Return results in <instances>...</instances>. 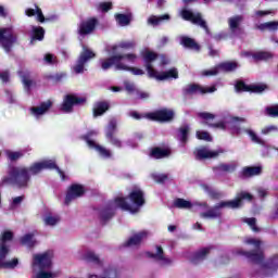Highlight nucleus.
<instances>
[{
  "instance_id": "nucleus-1",
  "label": "nucleus",
  "mask_w": 278,
  "mask_h": 278,
  "mask_svg": "<svg viewBox=\"0 0 278 278\" xmlns=\"http://www.w3.org/2000/svg\"><path fill=\"white\" fill-rule=\"evenodd\" d=\"M56 170L62 178V181L66 179V174L55 162L43 161L36 162L29 167L25 166H10L8 170V176H4L1 181V186H15L16 188L23 189L28 188L29 181H31V175H40L43 170Z\"/></svg>"
},
{
  "instance_id": "nucleus-2",
  "label": "nucleus",
  "mask_w": 278,
  "mask_h": 278,
  "mask_svg": "<svg viewBox=\"0 0 278 278\" xmlns=\"http://www.w3.org/2000/svg\"><path fill=\"white\" fill-rule=\"evenodd\" d=\"M244 201H253V194L247 191H241L236 194L233 200L222 201L206 212L200 213V217L211 219L223 218V212H220L223 207H228V210H240V207L244 205Z\"/></svg>"
},
{
  "instance_id": "nucleus-3",
  "label": "nucleus",
  "mask_w": 278,
  "mask_h": 278,
  "mask_svg": "<svg viewBox=\"0 0 278 278\" xmlns=\"http://www.w3.org/2000/svg\"><path fill=\"white\" fill-rule=\"evenodd\" d=\"M142 60L144 62V67L150 79H156L157 81H166V79H179V71L172 67L168 71L162 72L161 74L153 68V62L157 60V53L146 50L142 53Z\"/></svg>"
},
{
  "instance_id": "nucleus-4",
  "label": "nucleus",
  "mask_w": 278,
  "mask_h": 278,
  "mask_svg": "<svg viewBox=\"0 0 278 278\" xmlns=\"http://www.w3.org/2000/svg\"><path fill=\"white\" fill-rule=\"evenodd\" d=\"M114 202L123 212L138 214L140 207L147 203V200L144 199V191L141 189H132L126 198L117 197L114 199Z\"/></svg>"
},
{
  "instance_id": "nucleus-5",
  "label": "nucleus",
  "mask_w": 278,
  "mask_h": 278,
  "mask_svg": "<svg viewBox=\"0 0 278 278\" xmlns=\"http://www.w3.org/2000/svg\"><path fill=\"white\" fill-rule=\"evenodd\" d=\"M136 54H115L106 59H100V66L102 71H110L111 67L115 66L116 71L127 70V64L123 63L125 60L127 62H136Z\"/></svg>"
},
{
  "instance_id": "nucleus-6",
  "label": "nucleus",
  "mask_w": 278,
  "mask_h": 278,
  "mask_svg": "<svg viewBox=\"0 0 278 278\" xmlns=\"http://www.w3.org/2000/svg\"><path fill=\"white\" fill-rule=\"evenodd\" d=\"M245 244H251L254 249L252 251L239 250L237 255H244L251 264H264V250L262 249V240L248 238Z\"/></svg>"
},
{
  "instance_id": "nucleus-7",
  "label": "nucleus",
  "mask_w": 278,
  "mask_h": 278,
  "mask_svg": "<svg viewBox=\"0 0 278 278\" xmlns=\"http://www.w3.org/2000/svg\"><path fill=\"white\" fill-rule=\"evenodd\" d=\"M14 45H18V34L14 31V28H0V47H2L5 53H12V47Z\"/></svg>"
},
{
  "instance_id": "nucleus-8",
  "label": "nucleus",
  "mask_w": 278,
  "mask_h": 278,
  "mask_svg": "<svg viewBox=\"0 0 278 278\" xmlns=\"http://www.w3.org/2000/svg\"><path fill=\"white\" fill-rule=\"evenodd\" d=\"M31 266L38 270H50L53 266V251L48 250L43 253L34 254Z\"/></svg>"
},
{
  "instance_id": "nucleus-9",
  "label": "nucleus",
  "mask_w": 278,
  "mask_h": 278,
  "mask_svg": "<svg viewBox=\"0 0 278 278\" xmlns=\"http://www.w3.org/2000/svg\"><path fill=\"white\" fill-rule=\"evenodd\" d=\"M87 101L88 99L86 97L68 93L63 98L60 110L65 114H71L75 105H86Z\"/></svg>"
},
{
  "instance_id": "nucleus-10",
  "label": "nucleus",
  "mask_w": 278,
  "mask_h": 278,
  "mask_svg": "<svg viewBox=\"0 0 278 278\" xmlns=\"http://www.w3.org/2000/svg\"><path fill=\"white\" fill-rule=\"evenodd\" d=\"M94 58H97V53H94V51H92L88 47L83 46V51L80 52L76 61V64L74 66V72L77 75L84 73L86 64H88L90 60H94Z\"/></svg>"
},
{
  "instance_id": "nucleus-11",
  "label": "nucleus",
  "mask_w": 278,
  "mask_h": 278,
  "mask_svg": "<svg viewBox=\"0 0 278 278\" xmlns=\"http://www.w3.org/2000/svg\"><path fill=\"white\" fill-rule=\"evenodd\" d=\"M146 118L155 123H170L175 119V111L163 108L154 112L147 113Z\"/></svg>"
},
{
  "instance_id": "nucleus-12",
  "label": "nucleus",
  "mask_w": 278,
  "mask_h": 278,
  "mask_svg": "<svg viewBox=\"0 0 278 278\" xmlns=\"http://www.w3.org/2000/svg\"><path fill=\"white\" fill-rule=\"evenodd\" d=\"M180 16L184 18V21H189V23H192L193 25H199V27H202L206 34H210L207 22L203 20V15L201 13H194L191 10L185 9L180 12Z\"/></svg>"
},
{
  "instance_id": "nucleus-13",
  "label": "nucleus",
  "mask_w": 278,
  "mask_h": 278,
  "mask_svg": "<svg viewBox=\"0 0 278 278\" xmlns=\"http://www.w3.org/2000/svg\"><path fill=\"white\" fill-rule=\"evenodd\" d=\"M212 92H216V87L212 86V87H203L199 84H189L187 85L184 89H182V93L185 94V97H192L194 94H207V93H212Z\"/></svg>"
},
{
  "instance_id": "nucleus-14",
  "label": "nucleus",
  "mask_w": 278,
  "mask_h": 278,
  "mask_svg": "<svg viewBox=\"0 0 278 278\" xmlns=\"http://www.w3.org/2000/svg\"><path fill=\"white\" fill-rule=\"evenodd\" d=\"M83 194H86V189L83 185L73 184L68 187L66 195H65V205H71V202L75 201V199L81 198Z\"/></svg>"
},
{
  "instance_id": "nucleus-15",
  "label": "nucleus",
  "mask_w": 278,
  "mask_h": 278,
  "mask_svg": "<svg viewBox=\"0 0 278 278\" xmlns=\"http://www.w3.org/2000/svg\"><path fill=\"white\" fill-rule=\"evenodd\" d=\"M10 249L5 243H0V268H15L18 266V258H13L9 262H3L8 257Z\"/></svg>"
},
{
  "instance_id": "nucleus-16",
  "label": "nucleus",
  "mask_w": 278,
  "mask_h": 278,
  "mask_svg": "<svg viewBox=\"0 0 278 278\" xmlns=\"http://www.w3.org/2000/svg\"><path fill=\"white\" fill-rule=\"evenodd\" d=\"M97 25H99V20L97 17H90L87 21L80 23L78 27L79 36H88L92 34L94 29H97Z\"/></svg>"
},
{
  "instance_id": "nucleus-17",
  "label": "nucleus",
  "mask_w": 278,
  "mask_h": 278,
  "mask_svg": "<svg viewBox=\"0 0 278 278\" xmlns=\"http://www.w3.org/2000/svg\"><path fill=\"white\" fill-rule=\"evenodd\" d=\"M278 269V255L271 256L266 263L262 265V273L264 277H270L273 273Z\"/></svg>"
},
{
  "instance_id": "nucleus-18",
  "label": "nucleus",
  "mask_w": 278,
  "mask_h": 278,
  "mask_svg": "<svg viewBox=\"0 0 278 278\" xmlns=\"http://www.w3.org/2000/svg\"><path fill=\"white\" fill-rule=\"evenodd\" d=\"M114 216H116V208L112 204H108L106 206L99 211V218L102 225H105L108 220H112Z\"/></svg>"
},
{
  "instance_id": "nucleus-19",
  "label": "nucleus",
  "mask_w": 278,
  "mask_h": 278,
  "mask_svg": "<svg viewBox=\"0 0 278 278\" xmlns=\"http://www.w3.org/2000/svg\"><path fill=\"white\" fill-rule=\"evenodd\" d=\"M52 108H53V101L47 100L45 102H41L40 105L38 106H31L30 114L36 117L42 116L47 114V112H49Z\"/></svg>"
},
{
  "instance_id": "nucleus-20",
  "label": "nucleus",
  "mask_w": 278,
  "mask_h": 278,
  "mask_svg": "<svg viewBox=\"0 0 278 278\" xmlns=\"http://www.w3.org/2000/svg\"><path fill=\"white\" fill-rule=\"evenodd\" d=\"M170 153L169 148L153 147L150 149L149 157L152 160H164L165 157H170Z\"/></svg>"
},
{
  "instance_id": "nucleus-21",
  "label": "nucleus",
  "mask_w": 278,
  "mask_h": 278,
  "mask_svg": "<svg viewBox=\"0 0 278 278\" xmlns=\"http://www.w3.org/2000/svg\"><path fill=\"white\" fill-rule=\"evenodd\" d=\"M262 170V165L245 166L240 172L239 177H241V179H250V177H257V175H260Z\"/></svg>"
},
{
  "instance_id": "nucleus-22",
  "label": "nucleus",
  "mask_w": 278,
  "mask_h": 278,
  "mask_svg": "<svg viewBox=\"0 0 278 278\" xmlns=\"http://www.w3.org/2000/svg\"><path fill=\"white\" fill-rule=\"evenodd\" d=\"M146 255L151 260H156V262H163V264L173 263L170 258H167L166 256H164V249L162 248V245H156V253L147 252Z\"/></svg>"
},
{
  "instance_id": "nucleus-23",
  "label": "nucleus",
  "mask_w": 278,
  "mask_h": 278,
  "mask_svg": "<svg viewBox=\"0 0 278 278\" xmlns=\"http://www.w3.org/2000/svg\"><path fill=\"white\" fill-rule=\"evenodd\" d=\"M220 155L219 151H211L210 149L203 147L195 151L197 160H212L214 157H218Z\"/></svg>"
},
{
  "instance_id": "nucleus-24",
  "label": "nucleus",
  "mask_w": 278,
  "mask_h": 278,
  "mask_svg": "<svg viewBox=\"0 0 278 278\" xmlns=\"http://www.w3.org/2000/svg\"><path fill=\"white\" fill-rule=\"evenodd\" d=\"M110 111V102L108 101H98L94 103L92 109L93 118H99V116H103L105 112Z\"/></svg>"
},
{
  "instance_id": "nucleus-25",
  "label": "nucleus",
  "mask_w": 278,
  "mask_h": 278,
  "mask_svg": "<svg viewBox=\"0 0 278 278\" xmlns=\"http://www.w3.org/2000/svg\"><path fill=\"white\" fill-rule=\"evenodd\" d=\"M147 236H149V233L144 230L137 232L124 243V247H138L139 244H142V241L147 239Z\"/></svg>"
},
{
  "instance_id": "nucleus-26",
  "label": "nucleus",
  "mask_w": 278,
  "mask_h": 278,
  "mask_svg": "<svg viewBox=\"0 0 278 278\" xmlns=\"http://www.w3.org/2000/svg\"><path fill=\"white\" fill-rule=\"evenodd\" d=\"M212 249V247L202 248L199 251L194 252L190 258L191 264H200V262H203V260H205V257L210 255Z\"/></svg>"
},
{
  "instance_id": "nucleus-27",
  "label": "nucleus",
  "mask_w": 278,
  "mask_h": 278,
  "mask_svg": "<svg viewBox=\"0 0 278 278\" xmlns=\"http://www.w3.org/2000/svg\"><path fill=\"white\" fill-rule=\"evenodd\" d=\"M240 64L236 61H225L218 64V68L222 73H233L238 71Z\"/></svg>"
},
{
  "instance_id": "nucleus-28",
  "label": "nucleus",
  "mask_w": 278,
  "mask_h": 278,
  "mask_svg": "<svg viewBox=\"0 0 278 278\" xmlns=\"http://www.w3.org/2000/svg\"><path fill=\"white\" fill-rule=\"evenodd\" d=\"M242 21H244L243 15H235L228 18V27L232 34H236V31L240 29V25L242 24Z\"/></svg>"
},
{
  "instance_id": "nucleus-29",
  "label": "nucleus",
  "mask_w": 278,
  "mask_h": 278,
  "mask_svg": "<svg viewBox=\"0 0 278 278\" xmlns=\"http://www.w3.org/2000/svg\"><path fill=\"white\" fill-rule=\"evenodd\" d=\"M180 43L185 49H192L193 51H201V46L197 42V40L190 38V37H181Z\"/></svg>"
},
{
  "instance_id": "nucleus-30",
  "label": "nucleus",
  "mask_w": 278,
  "mask_h": 278,
  "mask_svg": "<svg viewBox=\"0 0 278 278\" xmlns=\"http://www.w3.org/2000/svg\"><path fill=\"white\" fill-rule=\"evenodd\" d=\"M84 262H87L88 264H96L97 266H103V262L101 258H99V255H96L92 251H87L83 255Z\"/></svg>"
},
{
  "instance_id": "nucleus-31",
  "label": "nucleus",
  "mask_w": 278,
  "mask_h": 278,
  "mask_svg": "<svg viewBox=\"0 0 278 278\" xmlns=\"http://www.w3.org/2000/svg\"><path fill=\"white\" fill-rule=\"evenodd\" d=\"M18 75L22 79V84H23L25 90L27 92H30L31 86H34L36 83H34V80L30 79L31 76H30L29 72H18Z\"/></svg>"
},
{
  "instance_id": "nucleus-32",
  "label": "nucleus",
  "mask_w": 278,
  "mask_h": 278,
  "mask_svg": "<svg viewBox=\"0 0 278 278\" xmlns=\"http://www.w3.org/2000/svg\"><path fill=\"white\" fill-rule=\"evenodd\" d=\"M255 29H258V31H277L278 29V22L273 21V22H265L262 24L255 25Z\"/></svg>"
},
{
  "instance_id": "nucleus-33",
  "label": "nucleus",
  "mask_w": 278,
  "mask_h": 278,
  "mask_svg": "<svg viewBox=\"0 0 278 278\" xmlns=\"http://www.w3.org/2000/svg\"><path fill=\"white\" fill-rule=\"evenodd\" d=\"M35 40H38L39 42L45 40V28H42V26H34L33 27L30 45H34Z\"/></svg>"
},
{
  "instance_id": "nucleus-34",
  "label": "nucleus",
  "mask_w": 278,
  "mask_h": 278,
  "mask_svg": "<svg viewBox=\"0 0 278 278\" xmlns=\"http://www.w3.org/2000/svg\"><path fill=\"white\" fill-rule=\"evenodd\" d=\"M164 21H170V15L168 13H165L161 16L151 15L148 18V23L150 25H153L154 27H157V25H162V23H164Z\"/></svg>"
},
{
  "instance_id": "nucleus-35",
  "label": "nucleus",
  "mask_w": 278,
  "mask_h": 278,
  "mask_svg": "<svg viewBox=\"0 0 278 278\" xmlns=\"http://www.w3.org/2000/svg\"><path fill=\"white\" fill-rule=\"evenodd\" d=\"M202 189L204 192H206L213 201H218L219 199H223V193L216 189H213L208 185H202Z\"/></svg>"
},
{
  "instance_id": "nucleus-36",
  "label": "nucleus",
  "mask_w": 278,
  "mask_h": 278,
  "mask_svg": "<svg viewBox=\"0 0 278 278\" xmlns=\"http://www.w3.org/2000/svg\"><path fill=\"white\" fill-rule=\"evenodd\" d=\"M115 21L119 27H127L131 23V15L125 13H116Z\"/></svg>"
},
{
  "instance_id": "nucleus-37",
  "label": "nucleus",
  "mask_w": 278,
  "mask_h": 278,
  "mask_svg": "<svg viewBox=\"0 0 278 278\" xmlns=\"http://www.w3.org/2000/svg\"><path fill=\"white\" fill-rule=\"evenodd\" d=\"M20 242L23 247L28 249H34L36 247V240L34 239V233H26L21 239Z\"/></svg>"
},
{
  "instance_id": "nucleus-38",
  "label": "nucleus",
  "mask_w": 278,
  "mask_h": 278,
  "mask_svg": "<svg viewBox=\"0 0 278 278\" xmlns=\"http://www.w3.org/2000/svg\"><path fill=\"white\" fill-rule=\"evenodd\" d=\"M238 123H247V119L244 117H232V121L230 122V129L232 134H241L242 128H240V124Z\"/></svg>"
},
{
  "instance_id": "nucleus-39",
  "label": "nucleus",
  "mask_w": 278,
  "mask_h": 278,
  "mask_svg": "<svg viewBox=\"0 0 278 278\" xmlns=\"http://www.w3.org/2000/svg\"><path fill=\"white\" fill-rule=\"evenodd\" d=\"M174 207H177L178 210H191L192 202L184 198H177L174 200Z\"/></svg>"
},
{
  "instance_id": "nucleus-40",
  "label": "nucleus",
  "mask_w": 278,
  "mask_h": 278,
  "mask_svg": "<svg viewBox=\"0 0 278 278\" xmlns=\"http://www.w3.org/2000/svg\"><path fill=\"white\" fill-rule=\"evenodd\" d=\"M253 60H255V62H262V61H267V60H273V53L268 52V51H258L256 53L252 54Z\"/></svg>"
},
{
  "instance_id": "nucleus-41",
  "label": "nucleus",
  "mask_w": 278,
  "mask_h": 278,
  "mask_svg": "<svg viewBox=\"0 0 278 278\" xmlns=\"http://www.w3.org/2000/svg\"><path fill=\"white\" fill-rule=\"evenodd\" d=\"M215 173H233L236 170V165L222 163L213 167Z\"/></svg>"
},
{
  "instance_id": "nucleus-42",
  "label": "nucleus",
  "mask_w": 278,
  "mask_h": 278,
  "mask_svg": "<svg viewBox=\"0 0 278 278\" xmlns=\"http://www.w3.org/2000/svg\"><path fill=\"white\" fill-rule=\"evenodd\" d=\"M43 223L48 227H55V225L60 223V216H53L49 213L43 217Z\"/></svg>"
},
{
  "instance_id": "nucleus-43",
  "label": "nucleus",
  "mask_w": 278,
  "mask_h": 278,
  "mask_svg": "<svg viewBox=\"0 0 278 278\" xmlns=\"http://www.w3.org/2000/svg\"><path fill=\"white\" fill-rule=\"evenodd\" d=\"M179 132V140L182 144H186L188 142V135L190 134V127L189 126H182L178 129Z\"/></svg>"
},
{
  "instance_id": "nucleus-44",
  "label": "nucleus",
  "mask_w": 278,
  "mask_h": 278,
  "mask_svg": "<svg viewBox=\"0 0 278 278\" xmlns=\"http://www.w3.org/2000/svg\"><path fill=\"white\" fill-rule=\"evenodd\" d=\"M235 90L236 92H250L251 85H247L244 80H237L235 84Z\"/></svg>"
},
{
  "instance_id": "nucleus-45",
  "label": "nucleus",
  "mask_w": 278,
  "mask_h": 278,
  "mask_svg": "<svg viewBox=\"0 0 278 278\" xmlns=\"http://www.w3.org/2000/svg\"><path fill=\"white\" fill-rule=\"evenodd\" d=\"M136 43L134 41H122L118 46H112L111 51L116 53L117 49H134Z\"/></svg>"
},
{
  "instance_id": "nucleus-46",
  "label": "nucleus",
  "mask_w": 278,
  "mask_h": 278,
  "mask_svg": "<svg viewBox=\"0 0 278 278\" xmlns=\"http://www.w3.org/2000/svg\"><path fill=\"white\" fill-rule=\"evenodd\" d=\"M243 223H247L254 233H260L261 229L257 227V219L255 217L243 218Z\"/></svg>"
},
{
  "instance_id": "nucleus-47",
  "label": "nucleus",
  "mask_w": 278,
  "mask_h": 278,
  "mask_svg": "<svg viewBox=\"0 0 278 278\" xmlns=\"http://www.w3.org/2000/svg\"><path fill=\"white\" fill-rule=\"evenodd\" d=\"M264 90H268V85L266 84L250 85V92H253L254 94H262Z\"/></svg>"
},
{
  "instance_id": "nucleus-48",
  "label": "nucleus",
  "mask_w": 278,
  "mask_h": 278,
  "mask_svg": "<svg viewBox=\"0 0 278 278\" xmlns=\"http://www.w3.org/2000/svg\"><path fill=\"white\" fill-rule=\"evenodd\" d=\"M90 136H92V134L83 135L80 138L81 140H85V142H87L89 149H94L97 151L98 147H101V146L94 142V140H91Z\"/></svg>"
},
{
  "instance_id": "nucleus-49",
  "label": "nucleus",
  "mask_w": 278,
  "mask_h": 278,
  "mask_svg": "<svg viewBox=\"0 0 278 278\" xmlns=\"http://www.w3.org/2000/svg\"><path fill=\"white\" fill-rule=\"evenodd\" d=\"M114 8V4L111 1L100 2L98 5V10L103 14L110 12Z\"/></svg>"
},
{
  "instance_id": "nucleus-50",
  "label": "nucleus",
  "mask_w": 278,
  "mask_h": 278,
  "mask_svg": "<svg viewBox=\"0 0 278 278\" xmlns=\"http://www.w3.org/2000/svg\"><path fill=\"white\" fill-rule=\"evenodd\" d=\"M12 240H14V232L5 230L4 232H2V236L0 238V244H5V242H10Z\"/></svg>"
},
{
  "instance_id": "nucleus-51",
  "label": "nucleus",
  "mask_w": 278,
  "mask_h": 278,
  "mask_svg": "<svg viewBox=\"0 0 278 278\" xmlns=\"http://www.w3.org/2000/svg\"><path fill=\"white\" fill-rule=\"evenodd\" d=\"M245 132L250 136L252 142H255L256 144H264V140L260 138L255 131L247 129Z\"/></svg>"
},
{
  "instance_id": "nucleus-52",
  "label": "nucleus",
  "mask_w": 278,
  "mask_h": 278,
  "mask_svg": "<svg viewBox=\"0 0 278 278\" xmlns=\"http://www.w3.org/2000/svg\"><path fill=\"white\" fill-rule=\"evenodd\" d=\"M276 131H278V127L275 125L265 126L261 130L263 136H270V134H276Z\"/></svg>"
},
{
  "instance_id": "nucleus-53",
  "label": "nucleus",
  "mask_w": 278,
  "mask_h": 278,
  "mask_svg": "<svg viewBox=\"0 0 278 278\" xmlns=\"http://www.w3.org/2000/svg\"><path fill=\"white\" fill-rule=\"evenodd\" d=\"M198 140H205L206 142H212V136L207 131H197Z\"/></svg>"
},
{
  "instance_id": "nucleus-54",
  "label": "nucleus",
  "mask_w": 278,
  "mask_h": 278,
  "mask_svg": "<svg viewBox=\"0 0 278 278\" xmlns=\"http://www.w3.org/2000/svg\"><path fill=\"white\" fill-rule=\"evenodd\" d=\"M152 179L156 182V184H165V181L168 179V175L166 174H152Z\"/></svg>"
},
{
  "instance_id": "nucleus-55",
  "label": "nucleus",
  "mask_w": 278,
  "mask_h": 278,
  "mask_svg": "<svg viewBox=\"0 0 278 278\" xmlns=\"http://www.w3.org/2000/svg\"><path fill=\"white\" fill-rule=\"evenodd\" d=\"M101 157L110 159L112 157V152L108 149H105L103 146L98 147V150H96Z\"/></svg>"
},
{
  "instance_id": "nucleus-56",
  "label": "nucleus",
  "mask_w": 278,
  "mask_h": 278,
  "mask_svg": "<svg viewBox=\"0 0 278 278\" xmlns=\"http://www.w3.org/2000/svg\"><path fill=\"white\" fill-rule=\"evenodd\" d=\"M7 157L11 162H17V160H21V157H23V152H8Z\"/></svg>"
},
{
  "instance_id": "nucleus-57",
  "label": "nucleus",
  "mask_w": 278,
  "mask_h": 278,
  "mask_svg": "<svg viewBox=\"0 0 278 278\" xmlns=\"http://www.w3.org/2000/svg\"><path fill=\"white\" fill-rule=\"evenodd\" d=\"M199 118H202V121H214L216 118V115L207 112H200L198 113Z\"/></svg>"
},
{
  "instance_id": "nucleus-58",
  "label": "nucleus",
  "mask_w": 278,
  "mask_h": 278,
  "mask_svg": "<svg viewBox=\"0 0 278 278\" xmlns=\"http://www.w3.org/2000/svg\"><path fill=\"white\" fill-rule=\"evenodd\" d=\"M267 115L271 116V118L278 117V105L269 106L266 109Z\"/></svg>"
},
{
  "instance_id": "nucleus-59",
  "label": "nucleus",
  "mask_w": 278,
  "mask_h": 278,
  "mask_svg": "<svg viewBox=\"0 0 278 278\" xmlns=\"http://www.w3.org/2000/svg\"><path fill=\"white\" fill-rule=\"evenodd\" d=\"M36 8V14H37V21L39 23H45V21H49V18H45V14H42V9H40V7H38V4H35Z\"/></svg>"
},
{
  "instance_id": "nucleus-60",
  "label": "nucleus",
  "mask_w": 278,
  "mask_h": 278,
  "mask_svg": "<svg viewBox=\"0 0 278 278\" xmlns=\"http://www.w3.org/2000/svg\"><path fill=\"white\" fill-rule=\"evenodd\" d=\"M218 73H220V68H218V65L213 67L212 70H206L203 72V75L205 77H212L214 75H217Z\"/></svg>"
},
{
  "instance_id": "nucleus-61",
  "label": "nucleus",
  "mask_w": 278,
  "mask_h": 278,
  "mask_svg": "<svg viewBox=\"0 0 278 278\" xmlns=\"http://www.w3.org/2000/svg\"><path fill=\"white\" fill-rule=\"evenodd\" d=\"M110 143L113 147H116V149H123V141H121V139H118V137H111V139H109Z\"/></svg>"
},
{
  "instance_id": "nucleus-62",
  "label": "nucleus",
  "mask_w": 278,
  "mask_h": 278,
  "mask_svg": "<svg viewBox=\"0 0 278 278\" xmlns=\"http://www.w3.org/2000/svg\"><path fill=\"white\" fill-rule=\"evenodd\" d=\"M45 62H47V64H58V56L52 53H47L45 55Z\"/></svg>"
},
{
  "instance_id": "nucleus-63",
  "label": "nucleus",
  "mask_w": 278,
  "mask_h": 278,
  "mask_svg": "<svg viewBox=\"0 0 278 278\" xmlns=\"http://www.w3.org/2000/svg\"><path fill=\"white\" fill-rule=\"evenodd\" d=\"M65 77H66V73H58L50 76V79H52V81H55L58 84L62 81V79H64Z\"/></svg>"
},
{
  "instance_id": "nucleus-64",
  "label": "nucleus",
  "mask_w": 278,
  "mask_h": 278,
  "mask_svg": "<svg viewBox=\"0 0 278 278\" xmlns=\"http://www.w3.org/2000/svg\"><path fill=\"white\" fill-rule=\"evenodd\" d=\"M122 71H130V73H132V75H144V71L138 68V67H129L127 65L126 70H122Z\"/></svg>"
}]
</instances>
